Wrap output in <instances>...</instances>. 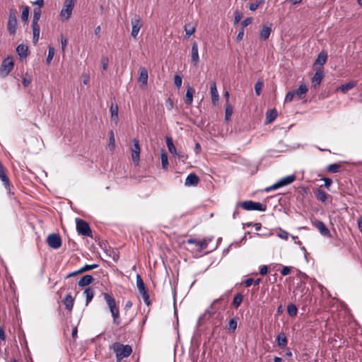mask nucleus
Listing matches in <instances>:
<instances>
[{
    "label": "nucleus",
    "instance_id": "nucleus-1",
    "mask_svg": "<svg viewBox=\"0 0 362 362\" xmlns=\"http://www.w3.org/2000/svg\"><path fill=\"white\" fill-rule=\"evenodd\" d=\"M103 296L105 300L110 312L111 313L113 324L118 326L121 323L119 305L115 299L109 293H103Z\"/></svg>",
    "mask_w": 362,
    "mask_h": 362
},
{
    "label": "nucleus",
    "instance_id": "nucleus-2",
    "mask_svg": "<svg viewBox=\"0 0 362 362\" xmlns=\"http://www.w3.org/2000/svg\"><path fill=\"white\" fill-rule=\"evenodd\" d=\"M110 349L115 354L116 359L119 360L129 356L132 353V348L130 345H124L119 342H115L110 345Z\"/></svg>",
    "mask_w": 362,
    "mask_h": 362
},
{
    "label": "nucleus",
    "instance_id": "nucleus-3",
    "mask_svg": "<svg viewBox=\"0 0 362 362\" xmlns=\"http://www.w3.org/2000/svg\"><path fill=\"white\" fill-rule=\"evenodd\" d=\"M238 206H240L243 209L247 211H265L267 206L260 202H255L252 200H247L238 203Z\"/></svg>",
    "mask_w": 362,
    "mask_h": 362
},
{
    "label": "nucleus",
    "instance_id": "nucleus-4",
    "mask_svg": "<svg viewBox=\"0 0 362 362\" xmlns=\"http://www.w3.org/2000/svg\"><path fill=\"white\" fill-rule=\"evenodd\" d=\"M228 294L229 291L226 294L221 296L220 298H216L213 301L211 305L206 310L205 313L199 317L197 321L198 326L200 325L202 321L204 320L207 315H209L210 317L211 315L216 313V311L218 310V308H217L216 305V303H218L221 300H223L225 298V297H226Z\"/></svg>",
    "mask_w": 362,
    "mask_h": 362
},
{
    "label": "nucleus",
    "instance_id": "nucleus-5",
    "mask_svg": "<svg viewBox=\"0 0 362 362\" xmlns=\"http://www.w3.org/2000/svg\"><path fill=\"white\" fill-rule=\"evenodd\" d=\"M295 180H296L295 175H291L284 177L281 178V180H279L275 184L267 187L265 189V192H269L272 190H276L280 187L288 185L291 184L292 182H293L295 181Z\"/></svg>",
    "mask_w": 362,
    "mask_h": 362
},
{
    "label": "nucleus",
    "instance_id": "nucleus-6",
    "mask_svg": "<svg viewBox=\"0 0 362 362\" xmlns=\"http://www.w3.org/2000/svg\"><path fill=\"white\" fill-rule=\"evenodd\" d=\"M76 230L78 234L86 237H92V231L89 224L81 218L76 219Z\"/></svg>",
    "mask_w": 362,
    "mask_h": 362
},
{
    "label": "nucleus",
    "instance_id": "nucleus-7",
    "mask_svg": "<svg viewBox=\"0 0 362 362\" xmlns=\"http://www.w3.org/2000/svg\"><path fill=\"white\" fill-rule=\"evenodd\" d=\"M131 36L133 38L136 39L138 36L141 28L143 25V21L139 15L134 14L131 18Z\"/></svg>",
    "mask_w": 362,
    "mask_h": 362
},
{
    "label": "nucleus",
    "instance_id": "nucleus-8",
    "mask_svg": "<svg viewBox=\"0 0 362 362\" xmlns=\"http://www.w3.org/2000/svg\"><path fill=\"white\" fill-rule=\"evenodd\" d=\"M16 10L11 8L9 10L8 20L7 23V30L11 35H15L17 27Z\"/></svg>",
    "mask_w": 362,
    "mask_h": 362
},
{
    "label": "nucleus",
    "instance_id": "nucleus-9",
    "mask_svg": "<svg viewBox=\"0 0 362 362\" xmlns=\"http://www.w3.org/2000/svg\"><path fill=\"white\" fill-rule=\"evenodd\" d=\"M76 0H65L60 12V16L65 20L69 19L74 9Z\"/></svg>",
    "mask_w": 362,
    "mask_h": 362
},
{
    "label": "nucleus",
    "instance_id": "nucleus-10",
    "mask_svg": "<svg viewBox=\"0 0 362 362\" xmlns=\"http://www.w3.org/2000/svg\"><path fill=\"white\" fill-rule=\"evenodd\" d=\"M14 66L13 61L12 58L7 57L4 59L2 62L1 68H0V75L2 77H6L8 74L12 71Z\"/></svg>",
    "mask_w": 362,
    "mask_h": 362
},
{
    "label": "nucleus",
    "instance_id": "nucleus-11",
    "mask_svg": "<svg viewBox=\"0 0 362 362\" xmlns=\"http://www.w3.org/2000/svg\"><path fill=\"white\" fill-rule=\"evenodd\" d=\"M48 245L53 249H58L62 245V239L59 234L52 233L47 238Z\"/></svg>",
    "mask_w": 362,
    "mask_h": 362
},
{
    "label": "nucleus",
    "instance_id": "nucleus-12",
    "mask_svg": "<svg viewBox=\"0 0 362 362\" xmlns=\"http://www.w3.org/2000/svg\"><path fill=\"white\" fill-rule=\"evenodd\" d=\"M133 146L131 148L132 151V158L134 163H139L140 160V145L139 141L137 139H132Z\"/></svg>",
    "mask_w": 362,
    "mask_h": 362
},
{
    "label": "nucleus",
    "instance_id": "nucleus-13",
    "mask_svg": "<svg viewBox=\"0 0 362 362\" xmlns=\"http://www.w3.org/2000/svg\"><path fill=\"white\" fill-rule=\"evenodd\" d=\"M0 180L3 182L5 189L8 191L10 195H13V192L11 191V183L10 180L6 173V168L4 165H1L0 168Z\"/></svg>",
    "mask_w": 362,
    "mask_h": 362
},
{
    "label": "nucleus",
    "instance_id": "nucleus-14",
    "mask_svg": "<svg viewBox=\"0 0 362 362\" xmlns=\"http://www.w3.org/2000/svg\"><path fill=\"white\" fill-rule=\"evenodd\" d=\"M313 224L316 228H317L322 235L327 238H331L332 235L329 230L322 221L315 220Z\"/></svg>",
    "mask_w": 362,
    "mask_h": 362
},
{
    "label": "nucleus",
    "instance_id": "nucleus-15",
    "mask_svg": "<svg viewBox=\"0 0 362 362\" xmlns=\"http://www.w3.org/2000/svg\"><path fill=\"white\" fill-rule=\"evenodd\" d=\"M324 77V70L322 67H320L316 69V71L313 76L311 81L314 88L318 87Z\"/></svg>",
    "mask_w": 362,
    "mask_h": 362
},
{
    "label": "nucleus",
    "instance_id": "nucleus-16",
    "mask_svg": "<svg viewBox=\"0 0 362 362\" xmlns=\"http://www.w3.org/2000/svg\"><path fill=\"white\" fill-rule=\"evenodd\" d=\"M32 29H33V42L35 45L40 38V28L38 24V21H32Z\"/></svg>",
    "mask_w": 362,
    "mask_h": 362
},
{
    "label": "nucleus",
    "instance_id": "nucleus-17",
    "mask_svg": "<svg viewBox=\"0 0 362 362\" xmlns=\"http://www.w3.org/2000/svg\"><path fill=\"white\" fill-rule=\"evenodd\" d=\"M199 60V51H198V45L196 42H194L192 45L191 50V61L196 66Z\"/></svg>",
    "mask_w": 362,
    "mask_h": 362
},
{
    "label": "nucleus",
    "instance_id": "nucleus-18",
    "mask_svg": "<svg viewBox=\"0 0 362 362\" xmlns=\"http://www.w3.org/2000/svg\"><path fill=\"white\" fill-rule=\"evenodd\" d=\"M210 93L211 95L212 103L215 105L218 101L219 95L216 88V83L214 81L211 83Z\"/></svg>",
    "mask_w": 362,
    "mask_h": 362
},
{
    "label": "nucleus",
    "instance_id": "nucleus-19",
    "mask_svg": "<svg viewBox=\"0 0 362 362\" xmlns=\"http://www.w3.org/2000/svg\"><path fill=\"white\" fill-rule=\"evenodd\" d=\"M271 25L272 24H270L269 26H268L267 25H262V28L259 32V38L261 40L264 41L269 37L272 31Z\"/></svg>",
    "mask_w": 362,
    "mask_h": 362
},
{
    "label": "nucleus",
    "instance_id": "nucleus-20",
    "mask_svg": "<svg viewBox=\"0 0 362 362\" xmlns=\"http://www.w3.org/2000/svg\"><path fill=\"white\" fill-rule=\"evenodd\" d=\"M199 178L195 173H190L187 175L185 179V185L189 186H196L199 183Z\"/></svg>",
    "mask_w": 362,
    "mask_h": 362
},
{
    "label": "nucleus",
    "instance_id": "nucleus-21",
    "mask_svg": "<svg viewBox=\"0 0 362 362\" xmlns=\"http://www.w3.org/2000/svg\"><path fill=\"white\" fill-rule=\"evenodd\" d=\"M194 93V89L192 86H188L186 90L185 103L186 105H189L192 103L193 101V94Z\"/></svg>",
    "mask_w": 362,
    "mask_h": 362
},
{
    "label": "nucleus",
    "instance_id": "nucleus-22",
    "mask_svg": "<svg viewBox=\"0 0 362 362\" xmlns=\"http://www.w3.org/2000/svg\"><path fill=\"white\" fill-rule=\"evenodd\" d=\"M93 281V278L91 275L86 274L81 278L78 282V285L81 287H84L90 285Z\"/></svg>",
    "mask_w": 362,
    "mask_h": 362
},
{
    "label": "nucleus",
    "instance_id": "nucleus-23",
    "mask_svg": "<svg viewBox=\"0 0 362 362\" xmlns=\"http://www.w3.org/2000/svg\"><path fill=\"white\" fill-rule=\"evenodd\" d=\"M74 299L71 296V293L67 294L64 300V304L65 308L67 310H69V312H71L74 307Z\"/></svg>",
    "mask_w": 362,
    "mask_h": 362
},
{
    "label": "nucleus",
    "instance_id": "nucleus-24",
    "mask_svg": "<svg viewBox=\"0 0 362 362\" xmlns=\"http://www.w3.org/2000/svg\"><path fill=\"white\" fill-rule=\"evenodd\" d=\"M278 114L275 109L269 110L266 113V124L272 123L275 120Z\"/></svg>",
    "mask_w": 362,
    "mask_h": 362
},
{
    "label": "nucleus",
    "instance_id": "nucleus-25",
    "mask_svg": "<svg viewBox=\"0 0 362 362\" xmlns=\"http://www.w3.org/2000/svg\"><path fill=\"white\" fill-rule=\"evenodd\" d=\"M276 342L279 347L285 348L287 346L288 340L284 332L279 334L276 337Z\"/></svg>",
    "mask_w": 362,
    "mask_h": 362
},
{
    "label": "nucleus",
    "instance_id": "nucleus-26",
    "mask_svg": "<svg viewBox=\"0 0 362 362\" xmlns=\"http://www.w3.org/2000/svg\"><path fill=\"white\" fill-rule=\"evenodd\" d=\"M136 286H137L139 292L141 295L147 293V290L145 287L144 283L139 274L136 275Z\"/></svg>",
    "mask_w": 362,
    "mask_h": 362
},
{
    "label": "nucleus",
    "instance_id": "nucleus-27",
    "mask_svg": "<svg viewBox=\"0 0 362 362\" xmlns=\"http://www.w3.org/2000/svg\"><path fill=\"white\" fill-rule=\"evenodd\" d=\"M28 46L23 44L18 45L16 47V52L20 58H25L28 56Z\"/></svg>",
    "mask_w": 362,
    "mask_h": 362
},
{
    "label": "nucleus",
    "instance_id": "nucleus-28",
    "mask_svg": "<svg viewBox=\"0 0 362 362\" xmlns=\"http://www.w3.org/2000/svg\"><path fill=\"white\" fill-rule=\"evenodd\" d=\"M139 80L144 85L146 86L148 83V71L145 67L140 68Z\"/></svg>",
    "mask_w": 362,
    "mask_h": 362
},
{
    "label": "nucleus",
    "instance_id": "nucleus-29",
    "mask_svg": "<svg viewBox=\"0 0 362 362\" xmlns=\"http://www.w3.org/2000/svg\"><path fill=\"white\" fill-rule=\"evenodd\" d=\"M315 194L317 199L322 202H325L328 197H329V195L324 192L321 188L317 189L315 192Z\"/></svg>",
    "mask_w": 362,
    "mask_h": 362
},
{
    "label": "nucleus",
    "instance_id": "nucleus-30",
    "mask_svg": "<svg viewBox=\"0 0 362 362\" xmlns=\"http://www.w3.org/2000/svg\"><path fill=\"white\" fill-rule=\"evenodd\" d=\"M327 59V53L322 51L318 54L317 58L315 61L314 65L320 64L322 66L326 63Z\"/></svg>",
    "mask_w": 362,
    "mask_h": 362
},
{
    "label": "nucleus",
    "instance_id": "nucleus-31",
    "mask_svg": "<svg viewBox=\"0 0 362 362\" xmlns=\"http://www.w3.org/2000/svg\"><path fill=\"white\" fill-rule=\"evenodd\" d=\"M308 87L305 83H302L299 86L298 88L294 90L295 95H296L299 99L303 98V95H304L308 91Z\"/></svg>",
    "mask_w": 362,
    "mask_h": 362
},
{
    "label": "nucleus",
    "instance_id": "nucleus-32",
    "mask_svg": "<svg viewBox=\"0 0 362 362\" xmlns=\"http://www.w3.org/2000/svg\"><path fill=\"white\" fill-rule=\"evenodd\" d=\"M84 293L86 297V305H88L95 296V291L93 288L88 287L85 290Z\"/></svg>",
    "mask_w": 362,
    "mask_h": 362
},
{
    "label": "nucleus",
    "instance_id": "nucleus-33",
    "mask_svg": "<svg viewBox=\"0 0 362 362\" xmlns=\"http://www.w3.org/2000/svg\"><path fill=\"white\" fill-rule=\"evenodd\" d=\"M110 112H111V116L112 119L115 122V124L117 123L119 117H118V107L117 105L112 104L110 106Z\"/></svg>",
    "mask_w": 362,
    "mask_h": 362
},
{
    "label": "nucleus",
    "instance_id": "nucleus-34",
    "mask_svg": "<svg viewBox=\"0 0 362 362\" xmlns=\"http://www.w3.org/2000/svg\"><path fill=\"white\" fill-rule=\"evenodd\" d=\"M238 318L237 317H235L229 320L228 330L230 332H234L235 331L238 325Z\"/></svg>",
    "mask_w": 362,
    "mask_h": 362
},
{
    "label": "nucleus",
    "instance_id": "nucleus-35",
    "mask_svg": "<svg viewBox=\"0 0 362 362\" xmlns=\"http://www.w3.org/2000/svg\"><path fill=\"white\" fill-rule=\"evenodd\" d=\"M243 296L241 293H237L235 296H234V298H233V305L234 308H238L240 304L242 303L243 302Z\"/></svg>",
    "mask_w": 362,
    "mask_h": 362
},
{
    "label": "nucleus",
    "instance_id": "nucleus-36",
    "mask_svg": "<svg viewBox=\"0 0 362 362\" xmlns=\"http://www.w3.org/2000/svg\"><path fill=\"white\" fill-rule=\"evenodd\" d=\"M166 144L168 148V151L172 153L175 154L177 153L176 148L173 144V141L171 138L167 137L166 138Z\"/></svg>",
    "mask_w": 362,
    "mask_h": 362
},
{
    "label": "nucleus",
    "instance_id": "nucleus-37",
    "mask_svg": "<svg viewBox=\"0 0 362 362\" xmlns=\"http://www.w3.org/2000/svg\"><path fill=\"white\" fill-rule=\"evenodd\" d=\"M340 168L341 165L337 163H332L327 166V170L332 173H338Z\"/></svg>",
    "mask_w": 362,
    "mask_h": 362
},
{
    "label": "nucleus",
    "instance_id": "nucleus-38",
    "mask_svg": "<svg viewBox=\"0 0 362 362\" xmlns=\"http://www.w3.org/2000/svg\"><path fill=\"white\" fill-rule=\"evenodd\" d=\"M355 85H356V83L354 82L350 81L349 83H346L345 84L341 85V87H340V90L343 93H346L348 90H349L351 88H353L355 86Z\"/></svg>",
    "mask_w": 362,
    "mask_h": 362
},
{
    "label": "nucleus",
    "instance_id": "nucleus-39",
    "mask_svg": "<svg viewBox=\"0 0 362 362\" xmlns=\"http://www.w3.org/2000/svg\"><path fill=\"white\" fill-rule=\"evenodd\" d=\"M162 167L163 169H168V154L166 152H163L160 155Z\"/></svg>",
    "mask_w": 362,
    "mask_h": 362
},
{
    "label": "nucleus",
    "instance_id": "nucleus-40",
    "mask_svg": "<svg viewBox=\"0 0 362 362\" xmlns=\"http://www.w3.org/2000/svg\"><path fill=\"white\" fill-rule=\"evenodd\" d=\"M185 31L187 37L191 36L195 32V27L191 23L185 25Z\"/></svg>",
    "mask_w": 362,
    "mask_h": 362
},
{
    "label": "nucleus",
    "instance_id": "nucleus-41",
    "mask_svg": "<svg viewBox=\"0 0 362 362\" xmlns=\"http://www.w3.org/2000/svg\"><path fill=\"white\" fill-rule=\"evenodd\" d=\"M287 312L290 316H291V317L296 316L298 313V309L295 305L289 304L287 306Z\"/></svg>",
    "mask_w": 362,
    "mask_h": 362
},
{
    "label": "nucleus",
    "instance_id": "nucleus-42",
    "mask_svg": "<svg viewBox=\"0 0 362 362\" xmlns=\"http://www.w3.org/2000/svg\"><path fill=\"white\" fill-rule=\"evenodd\" d=\"M28 16H29V7L25 6L21 13V19L23 23H27L28 21Z\"/></svg>",
    "mask_w": 362,
    "mask_h": 362
},
{
    "label": "nucleus",
    "instance_id": "nucleus-43",
    "mask_svg": "<svg viewBox=\"0 0 362 362\" xmlns=\"http://www.w3.org/2000/svg\"><path fill=\"white\" fill-rule=\"evenodd\" d=\"M233 114V107L230 105L226 104L225 109V119L229 120Z\"/></svg>",
    "mask_w": 362,
    "mask_h": 362
},
{
    "label": "nucleus",
    "instance_id": "nucleus-44",
    "mask_svg": "<svg viewBox=\"0 0 362 362\" xmlns=\"http://www.w3.org/2000/svg\"><path fill=\"white\" fill-rule=\"evenodd\" d=\"M265 0H256L255 3H252L249 6V9L252 11H254L257 9V8L264 3Z\"/></svg>",
    "mask_w": 362,
    "mask_h": 362
},
{
    "label": "nucleus",
    "instance_id": "nucleus-45",
    "mask_svg": "<svg viewBox=\"0 0 362 362\" xmlns=\"http://www.w3.org/2000/svg\"><path fill=\"white\" fill-rule=\"evenodd\" d=\"M98 267V264H86L83 267H82L81 269H79V272L83 273L87 271H90L94 269H96Z\"/></svg>",
    "mask_w": 362,
    "mask_h": 362
},
{
    "label": "nucleus",
    "instance_id": "nucleus-46",
    "mask_svg": "<svg viewBox=\"0 0 362 362\" xmlns=\"http://www.w3.org/2000/svg\"><path fill=\"white\" fill-rule=\"evenodd\" d=\"M109 134V146L111 148V150H114L115 148V141L113 131H110Z\"/></svg>",
    "mask_w": 362,
    "mask_h": 362
},
{
    "label": "nucleus",
    "instance_id": "nucleus-47",
    "mask_svg": "<svg viewBox=\"0 0 362 362\" xmlns=\"http://www.w3.org/2000/svg\"><path fill=\"white\" fill-rule=\"evenodd\" d=\"M42 11L40 8H35L33 10V21H39L41 17Z\"/></svg>",
    "mask_w": 362,
    "mask_h": 362
},
{
    "label": "nucleus",
    "instance_id": "nucleus-48",
    "mask_svg": "<svg viewBox=\"0 0 362 362\" xmlns=\"http://www.w3.org/2000/svg\"><path fill=\"white\" fill-rule=\"evenodd\" d=\"M295 93L296 92L294 90L288 91L285 97V103L291 102L295 96Z\"/></svg>",
    "mask_w": 362,
    "mask_h": 362
},
{
    "label": "nucleus",
    "instance_id": "nucleus-49",
    "mask_svg": "<svg viewBox=\"0 0 362 362\" xmlns=\"http://www.w3.org/2000/svg\"><path fill=\"white\" fill-rule=\"evenodd\" d=\"M54 55V49L53 47H49L48 54L46 59L47 62L49 64L52 60Z\"/></svg>",
    "mask_w": 362,
    "mask_h": 362
},
{
    "label": "nucleus",
    "instance_id": "nucleus-50",
    "mask_svg": "<svg viewBox=\"0 0 362 362\" xmlns=\"http://www.w3.org/2000/svg\"><path fill=\"white\" fill-rule=\"evenodd\" d=\"M242 13L238 11V10H236L235 12H234V24L236 25L237 23H238L241 18H242Z\"/></svg>",
    "mask_w": 362,
    "mask_h": 362
},
{
    "label": "nucleus",
    "instance_id": "nucleus-51",
    "mask_svg": "<svg viewBox=\"0 0 362 362\" xmlns=\"http://www.w3.org/2000/svg\"><path fill=\"white\" fill-rule=\"evenodd\" d=\"M182 76H179V75H175V77H174V83H175V86L177 88H180L181 86H182Z\"/></svg>",
    "mask_w": 362,
    "mask_h": 362
},
{
    "label": "nucleus",
    "instance_id": "nucleus-52",
    "mask_svg": "<svg viewBox=\"0 0 362 362\" xmlns=\"http://www.w3.org/2000/svg\"><path fill=\"white\" fill-rule=\"evenodd\" d=\"M207 245L208 243L206 240L198 241L197 246L199 247V249L201 250L206 249L207 247Z\"/></svg>",
    "mask_w": 362,
    "mask_h": 362
},
{
    "label": "nucleus",
    "instance_id": "nucleus-53",
    "mask_svg": "<svg viewBox=\"0 0 362 362\" xmlns=\"http://www.w3.org/2000/svg\"><path fill=\"white\" fill-rule=\"evenodd\" d=\"M252 23V18L248 17L243 20L241 23L242 28H245Z\"/></svg>",
    "mask_w": 362,
    "mask_h": 362
},
{
    "label": "nucleus",
    "instance_id": "nucleus-54",
    "mask_svg": "<svg viewBox=\"0 0 362 362\" xmlns=\"http://www.w3.org/2000/svg\"><path fill=\"white\" fill-rule=\"evenodd\" d=\"M322 180L325 182L324 186L327 189H329L330 186L332 184V180L329 177H323L322 178Z\"/></svg>",
    "mask_w": 362,
    "mask_h": 362
},
{
    "label": "nucleus",
    "instance_id": "nucleus-55",
    "mask_svg": "<svg viewBox=\"0 0 362 362\" xmlns=\"http://www.w3.org/2000/svg\"><path fill=\"white\" fill-rule=\"evenodd\" d=\"M262 88V83L260 81H258L255 85V90L257 95L260 94V90Z\"/></svg>",
    "mask_w": 362,
    "mask_h": 362
},
{
    "label": "nucleus",
    "instance_id": "nucleus-56",
    "mask_svg": "<svg viewBox=\"0 0 362 362\" xmlns=\"http://www.w3.org/2000/svg\"><path fill=\"white\" fill-rule=\"evenodd\" d=\"M246 226H248V227L251 226H253L255 227V229L256 230H257V231L260 230L261 228H262V224L260 223H253L251 222V223H246Z\"/></svg>",
    "mask_w": 362,
    "mask_h": 362
},
{
    "label": "nucleus",
    "instance_id": "nucleus-57",
    "mask_svg": "<svg viewBox=\"0 0 362 362\" xmlns=\"http://www.w3.org/2000/svg\"><path fill=\"white\" fill-rule=\"evenodd\" d=\"M278 236L284 240H287L288 238V233L283 230H281L279 233L278 234Z\"/></svg>",
    "mask_w": 362,
    "mask_h": 362
},
{
    "label": "nucleus",
    "instance_id": "nucleus-58",
    "mask_svg": "<svg viewBox=\"0 0 362 362\" xmlns=\"http://www.w3.org/2000/svg\"><path fill=\"white\" fill-rule=\"evenodd\" d=\"M101 62H102V64H103V70H106L107 69V65H108V59H107V57H103L101 59Z\"/></svg>",
    "mask_w": 362,
    "mask_h": 362
},
{
    "label": "nucleus",
    "instance_id": "nucleus-59",
    "mask_svg": "<svg viewBox=\"0 0 362 362\" xmlns=\"http://www.w3.org/2000/svg\"><path fill=\"white\" fill-rule=\"evenodd\" d=\"M243 36H244V28H242L240 31L238 32L237 36H236V40L237 41H240L243 40Z\"/></svg>",
    "mask_w": 362,
    "mask_h": 362
},
{
    "label": "nucleus",
    "instance_id": "nucleus-60",
    "mask_svg": "<svg viewBox=\"0 0 362 362\" xmlns=\"http://www.w3.org/2000/svg\"><path fill=\"white\" fill-rule=\"evenodd\" d=\"M268 272V267L266 265H263L259 269V274L262 276L266 275Z\"/></svg>",
    "mask_w": 362,
    "mask_h": 362
},
{
    "label": "nucleus",
    "instance_id": "nucleus-61",
    "mask_svg": "<svg viewBox=\"0 0 362 362\" xmlns=\"http://www.w3.org/2000/svg\"><path fill=\"white\" fill-rule=\"evenodd\" d=\"M290 272H291L290 267L286 266V267H284L283 269H281V274L283 276H286L290 273Z\"/></svg>",
    "mask_w": 362,
    "mask_h": 362
},
{
    "label": "nucleus",
    "instance_id": "nucleus-62",
    "mask_svg": "<svg viewBox=\"0 0 362 362\" xmlns=\"http://www.w3.org/2000/svg\"><path fill=\"white\" fill-rule=\"evenodd\" d=\"M141 296H142V298L144 299V303L147 305H149L151 304V302H150V300H149V296H148V293L142 294Z\"/></svg>",
    "mask_w": 362,
    "mask_h": 362
},
{
    "label": "nucleus",
    "instance_id": "nucleus-63",
    "mask_svg": "<svg viewBox=\"0 0 362 362\" xmlns=\"http://www.w3.org/2000/svg\"><path fill=\"white\" fill-rule=\"evenodd\" d=\"M253 283H254V279L252 278H249L245 281V286L246 287H250Z\"/></svg>",
    "mask_w": 362,
    "mask_h": 362
},
{
    "label": "nucleus",
    "instance_id": "nucleus-64",
    "mask_svg": "<svg viewBox=\"0 0 362 362\" xmlns=\"http://www.w3.org/2000/svg\"><path fill=\"white\" fill-rule=\"evenodd\" d=\"M358 228L362 232V216H360L357 220Z\"/></svg>",
    "mask_w": 362,
    "mask_h": 362
}]
</instances>
